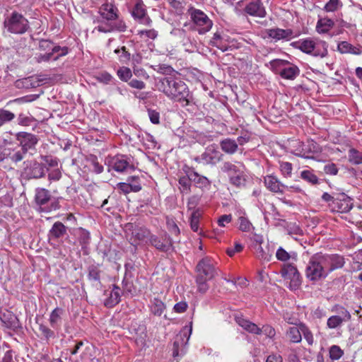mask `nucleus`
I'll use <instances>...</instances> for the list:
<instances>
[{
	"mask_svg": "<svg viewBox=\"0 0 362 362\" xmlns=\"http://www.w3.org/2000/svg\"><path fill=\"white\" fill-rule=\"evenodd\" d=\"M334 25V21L332 19L329 18H320L317 22L316 30L320 34L326 33Z\"/></svg>",
	"mask_w": 362,
	"mask_h": 362,
	"instance_id": "c85d7f7f",
	"label": "nucleus"
},
{
	"mask_svg": "<svg viewBox=\"0 0 362 362\" xmlns=\"http://www.w3.org/2000/svg\"><path fill=\"white\" fill-rule=\"evenodd\" d=\"M228 177L230 183L237 187L242 188L246 183V175L241 165H228Z\"/></svg>",
	"mask_w": 362,
	"mask_h": 362,
	"instance_id": "9b49d317",
	"label": "nucleus"
},
{
	"mask_svg": "<svg viewBox=\"0 0 362 362\" xmlns=\"http://www.w3.org/2000/svg\"><path fill=\"white\" fill-rule=\"evenodd\" d=\"M339 0H329L325 6V10L327 12H333L335 11L339 5Z\"/></svg>",
	"mask_w": 362,
	"mask_h": 362,
	"instance_id": "052dcab7",
	"label": "nucleus"
},
{
	"mask_svg": "<svg viewBox=\"0 0 362 362\" xmlns=\"http://www.w3.org/2000/svg\"><path fill=\"white\" fill-rule=\"evenodd\" d=\"M149 242L151 245L161 252H168L173 247L172 240L167 233H165L160 238L151 235Z\"/></svg>",
	"mask_w": 362,
	"mask_h": 362,
	"instance_id": "2eb2a0df",
	"label": "nucleus"
},
{
	"mask_svg": "<svg viewBox=\"0 0 362 362\" xmlns=\"http://www.w3.org/2000/svg\"><path fill=\"white\" fill-rule=\"evenodd\" d=\"M349 320H343L339 315H332L327 320V326L329 329H337L341 327L343 322H349Z\"/></svg>",
	"mask_w": 362,
	"mask_h": 362,
	"instance_id": "c9c22d12",
	"label": "nucleus"
},
{
	"mask_svg": "<svg viewBox=\"0 0 362 362\" xmlns=\"http://www.w3.org/2000/svg\"><path fill=\"white\" fill-rule=\"evenodd\" d=\"M49 191L45 188H37L35 189V199L36 204L40 206L41 211H44L42 206L45 205L50 200Z\"/></svg>",
	"mask_w": 362,
	"mask_h": 362,
	"instance_id": "393cba45",
	"label": "nucleus"
},
{
	"mask_svg": "<svg viewBox=\"0 0 362 362\" xmlns=\"http://www.w3.org/2000/svg\"><path fill=\"white\" fill-rule=\"evenodd\" d=\"M245 11L250 16L259 18L265 17L267 13L263 4L260 0L252 1L248 4L245 8Z\"/></svg>",
	"mask_w": 362,
	"mask_h": 362,
	"instance_id": "412c9836",
	"label": "nucleus"
},
{
	"mask_svg": "<svg viewBox=\"0 0 362 362\" xmlns=\"http://www.w3.org/2000/svg\"><path fill=\"white\" fill-rule=\"evenodd\" d=\"M96 78L98 81H100L101 83H103L105 84H108L111 81L112 76L107 72H103V73H100L96 77Z\"/></svg>",
	"mask_w": 362,
	"mask_h": 362,
	"instance_id": "0e129e2a",
	"label": "nucleus"
},
{
	"mask_svg": "<svg viewBox=\"0 0 362 362\" xmlns=\"http://www.w3.org/2000/svg\"><path fill=\"white\" fill-rule=\"evenodd\" d=\"M114 52L119 54V60L121 63L127 64L130 60L131 54L124 46L120 49H116Z\"/></svg>",
	"mask_w": 362,
	"mask_h": 362,
	"instance_id": "a18cd8bd",
	"label": "nucleus"
},
{
	"mask_svg": "<svg viewBox=\"0 0 362 362\" xmlns=\"http://www.w3.org/2000/svg\"><path fill=\"white\" fill-rule=\"evenodd\" d=\"M76 235L81 245H87L90 240V233L88 230L83 228H78L76 232Z\"/></svg>",
	"mask_w": 362,
	"mask_h": 362,
	"instance_id": "49530a36",
	"label": "nucleus"
},
{
	"mask_svg": "<svg viewBox=\"0 0 362 362\" xmlns=\"http://www.w3.org/2000/svg\"><path fill=\"white\" fill-rule=\"evenodd\" d=\"M192 331V323L190 322L189 327H185L177 334L173 342V356L177 357L184 353V349L187 344Z\"/></svg>",
	"mask_w": 362,
	"mask_h": 362,
	"instance_id": "1a4fd4ad",
	"label": "nucleus"
},
{
	"mask_svg": "<svg viewBox=\"0 0 362 362\" xmlns=\"http://www.w3.org/2000/svg\"><path fill=\"white\" fill-rule=\"evenodd\" d=\"M332 312L336 313L339 317H342L343 320H351V315L349 311L345 308L344 306L336 304L332 308Z\"/></svg>",
	"mask_w": 362,
	"mask_h": 362,
	"instance_id": "ea45409f",
	"label": "nucleus"
},
{
	"mask_svg": "<svg viewBox=\"0 0 362 362\" xmlns=\"http://www.w3.org/2000/svg\"><path fill=\"white\" fill-rule=\"evenodd\" d=\"M126 231L130 235V240L132 244H139L141 242L149 240L151 236L148 229L144 227L138 226L134 223H127L126 225Z\"/></svg>",
	"mask_w": 362,
	"mask_h": 362,
	"instance_id": "9d476101",
	"label": "nucleus"
},
{
	"mask_svg": "<svg viewBox=\"0 0 362 362\" xmlns=\"http://www.w3.org/2000/svg\"><path fill=\"white\" fill-rule=\"evenodd\" d=\"M281 276L285 280H289V288L297 290L301 284V276L297 268L291 264H286L280 270Z\"/></svg>",
	"mask_w": 362,
	"mask_h": 362,
	"instance_id": "0eeeda50",
	"label": "nucleus"
},
{
	"mask_svg": "<svg viewBox=\"0 0 362 362\" xmlns=\"http://www.w3.org/2000/svg\"><path fill=\"white\" fill-rule=\"evenodd\" d=\"M132 14L134 18L142 19L146 14L145 6L141 0H137Z\"/></svg>",
	"mask_w": 362,
	"mask_h": 362,
	"instance_id": "72a5a7b5",
	"label": "nucleus"
},
{
	"mask_svg": "<svg viewBox=\"0 0 362 362\" xmlns=\"http://www.w3.org/2000/svg\"><path fill=\"white\" fill-rule=\"evenodd\" d=\"M267 35L276 41L281 40H288L293 36V32L291 29L271 28L267 30Z\"/></svg>",
	"mask_w": 362,
	"mask_h": 362,
	"instance_id": "4be33fe9",
	"label": "nucleus"
},
{
	"mask_svg": "<svg viewBox=\"0 0 362 362\" xmlns=\"http://www.w3.org/2000/svg\"><path fill=\"white\" fill-rule=\"evenodd\" d=\"M98 13L100 16L108 23L117 19L119 11L112 4H103L99 8Z\"/></svg>",
	"mask_w": 362,
	"mask_h": 362,
	"instance_id": "6ab92c4d",
	"label": "nucleus"
},
{
	"mask_svg": "<svg viewBox=\"0 0 362 362\" xmlns=\"http://www.w3.org/2000/svg\"><path fill=\"white\" fill-rule=\"evenodd\" d=\"M158 89L169 98L187 106L189 103V91L187 86L182 81L172 77H165L160 80Z\"/></svg>",
	"mask_w": 362,
	"mask_h": 362,
	"instance_id": "f257e3e1",
	"label": "nucleus"
},
{
	"mask_svg": "<svg viewBox=\"0 0 362 362\" xmlns=\"http://www.w3.org/2000/svg\"><path fill=\"white\" fill-rule=\"evenodd\" d=\"M300 327H291L286 332L288 339L293 343H298L302 339Z\"/></svg>",
	"mask_w": 362,
	"mask_h": 362,
	"instance_id": "2f4dec72",
	"label": "nucleus"
},
{
	"mask_svg": "<svg viewBox=\"0 0 362 362\" xmlns=\"http://www.w3.org/2000/svg\"><path fill=\"white\" fill-rule=\"evenodd\" d=\"M230 284V288L228 286V290L230 289V292H239V288H243L247 286V279L243 278H238L237 280H230L228 279V284Z\"/></svg>",
	"mask_w": 362,
	"mask_h": 362,
	"instance_id": "473e14b6",
	"label": "nucleus"
},
{
	"mask_svg": "<svg viewBox=\"0 0 362 362\" xmlns=\"http://www.w3.org/2000/svg\"><path fill=\"white\" fill-rule=\"evenodd\" d=\"M202 216V211L197 209L193 211L190 216V226L193 231L197 232L199 230V218Z\"/></svg>",
	"mask_w": 362,
	"mask_h": 362,
	"instance_id": "a19ab883",
	"label": "nucleus"
},
{
	"mask_svg": "<svg viewBox=\"0 0 362 362\" xmlns=\"http://www.w3.org/2000/svg\"><path fill=\"white\" fill-rule=\"evenodd\" d=\"M329 358L333 361L340 359L344 355V351L337 345H332L329 350Z\"/></svg>",
	"mask_w": 362,
	"mask_h": 362,
	"instance_id": "c03bdc74",
	"label": "nucleus"
},
{
	"mask_svg": "<svg viewBox=\"0 0 362 362\" xmlns=\"http://www.w3.org/2000/svg\"><path fill=\"white\" fill-rule=\"evenodd\" d=\"M292 164L288 162H281L280 170L285 177H291L292 172Z\"/></svg>",
	"mask_w": 362,
	"mask_h": 362,
	"instance_id": "5fc2aeb1",
	"label": "nucleus"
},
{
	"mask_svg": "<svg viewBox=\"0 0 362 362\" xmlns=\"http://www.w3.org/2000/svg\"><path fill=\"white\" fill-rule=\"evenodd\" d=\"M62 313L63 310L59 308H56L52 311L49 320L52 327L56 328L58 326V323L61 320V315Z\"/></svg>",
	"mask_w": 362,
	"mask_h": 362,
	"instance_id": "79ce46f5",
	"label": "nucleus"
},
{
	"mask_svg": "<svg viewBox=\"0 0 362 362\" xmlns=\"http://www.w3.org/2000/svg\"><path fill=\"white\" fill-rule=\"evenodd\" d=\"M337 51L341 54H351L354 55H360L362 54V49L360 45L354 46L347 41L339 42L337 45Z\"/></svg>",
	"mask_w": 362,
	"mask_h": 362,
	"instance_id": "b1692460",
	"label": "nucleus"
},
{
	"mask_svg": "<svg viewBox=\"0 0 362 362\" xmlns=\"http://www.w3.org/2000/svg\"><path fill=\"white\" fill-rule=\"evenodd\" d=\"M264 184L267 189L276 193L283 194L285 188L288 186L282 184L276 177L273 175H267L264 177Z\"/></svg>",
	"mask_w": 362,
	"mask_h": 362,
	"instance_id": "5701e85b",
	"label": "nucleus"
},
{
	"mask_svg": "<svg viewBox=\"0 0 362 362\" xmlns=\"http://www.w3.org/2000/svg\"><path fill=\"white\" fill-rule=\"evenodd\" d=\"M300 329H301V332H302L301 334H303L304 339L307 341V342L310 345H312L313 343V336L312 332L305 325H301L300 326Z\"/></svg>",
	"mask_w": 362,
	"mask_h": 362,
	"instance_id": "4d7b16f0",
	"label": "nucleus"
},
{
	"mask_svg": "<svg viewBox=\"0 0 362 362\" xmlns=\"http://www.w3.org/2000/svg\"><path fill=\"white\" fill-rule=\"evenodd\" d=\"M324 171L327 175H336L338 173V168L334 163H329L325 165Z\"/></svg>",
	"mask_w": 362,
	"mask_h": 362,
	"instance_id": "e2e57ef3",
	"label": "nucleus"
},
{
	"mask_svg": "<svg viewBox=\"0 0 362 362\" xmlns=\"http://www.w3.org/2000/svg\"><path fill=\"white\" fill-rule=\"evenodd\" d=\"M291 45L294 48L315 57L324 58L328 54V44L324 40L307 37L293 42Z\"/></svg>",
	"mask_w": 362,
	"mask_h": 362,
	"instance_id": "f03ea898",
	"label": "nucleus"
},
{
	"mask_svg": "<svg viewBox=\"0 0 362 362\" xmlns=\"http://www.w3.org/2000/svg\"><path fill=\"white\" fill-rule=\"evenodd\" d=\"M354 207L353 199L344 193L337 194L333 200L332 211L339 213H347Z\"/></svg>",
	"mask_w": 362,
	"mask_h": 362,
	"instance_id": "f8f14e48",
	"label": "nucleus"
},
{
	"mask_svg": "<svg viewBox=\"0 0 362 362\" xmlns=\"http://www.w3.org/2000/svg\"><path fill=\"white\" fill-rule=\"evenodd\" d=\"M62 177V173L59 168L51 170L48 174V178L50 181H58Z\"/></svg>",
	"mask_w": 362,
	"mask_h": 362,
	"instance_id": "69168bd1",
	"label": "nucleus"
},
{
	"mask_svg": "<svg viewBox=\"0 0 362 362\" xmlns=\"http://www.w3.org/2000/svg\"><path fill=\"white\" fill-rule=\"evenodd\" d=\"M15 115L6 110L0 109V127L6 122H10L13 119Z\"/></svg>",
	"mask_w": 362,
	"mask_h": 362,
	"instance_id": "de8ad7c7",
	"label": "nucleus"
},
{
	"mask_svg": "<svg viewBox=\"0 0 362 362\" xmlns=\"http://www.w3.org/2000/svg\"><path fill=\"white\" fill-rule=\"evenodd\" d=\"M39 331L42 338L49 340L51 338L54 337V332L43 324L39 325Z\"/></svg>",
	"mask_w": 362,
	"mask_h": 362,
	"instance_id": "09e8293b",
	"label": "nucleus"
},
{
	"mask_svg": "<svg viewBox=\"0 0 362 362\" xmlns=\"http://www.w3.org/2000/svg\"><path fill=\"white\" fill-rule=\"evenodd\" d=\"M276 257L278 260L286 262L291 258V255L283 247H280L277 249Z\"/></svg>",
	"mask_w": 362,
	"mask_h": 362,
	"instance_id": "6e6d98bb",
	"label": "nucleus"
},
{
	"mask_svg": "<svg viewBox=\"0 0 362 362\" xmlns=\"http://www.w3.org/2000/svg\"><path fill=\"white\" fill-rule=\"evenodd\" d=\"M109 168L117 172L122 173L132 166L129 163V159L124 156L119 155L108 159Z\"/></svg>",
	"mask_w": 362,
	"mask_h": 362,
	"instance_id": "dca6fc26",
	"label": "nucleus"
},
{
	"mask_svg": "<svg viewBox=\"0 0 362 362\" xmlns=\"http://www.w3.org/2000/svg\"><path fill=\"white\" fill-rule=\"evenodd\" d=\"M66 233V227L61 222H55L49 230V235L53 238H59Z\"/></svg>",
	"mask_w": 362,
	"mask_h": 362,
	"instance_id": "7c9ffc66",
	"label": "nucleus"
},
{
	"mask_svg": "<svg viewBox=\"0 0 362 362\" xmlns=\"http://www.w3.org/2000/svg\"><path fill=\"white\" fill-rule=\"evenodd\" d=\"M305 274L306 278L313 282L320 281L327 278L316 254L310 257L305 267Z\"/></svg>",
	"mask_w": 362,
	"mask_h": 362,
	"instance_id": "423d86ee",
	"label": "nucleus"
},
{
	"mask_svg": "<svg viewBox=\"0 0 362 362\" xmlns=\"http://www.w3.org/2000/svg\"><path fill=\"white\" fill-rule=\"evenodd\" d=\"M197 284L198 286V289L202 293H205L208 288L209 286L207 285V281L208 279H206L204 278H202V276H197Z\"/></svg>",
	"mask_w": 362,
	"mask_h": 362,
	"instance_id": "bf43d9fd",
	"label": "nucleus"
},
{
	"mask_svg": "<svg viewBox=\"0 0 362 362\" xmlns=\"http://www.w3.org/2000/svg\"><path fill=\"white\" fill-rule=\"evenodd\" d=\"M245 212L241 209L237 211L238 228L242 231L250 232L254 229V227L247 218L245 216Z\"/></svg>",
	"mask_w": 362,
	"mask_h": 362,
	"instance_id": "bb28decb",
	"label": "nucleus"
},
{
	"mask_svg": "<svg viewBox=\"0 0 362 362\" xmlns=\"http://www.w3.org/2000/svg\"><path fill=\"white\" fill-rule=\"evenodd\" d=\"M42 82V79L40 78L38 76H32L23 78L22 80H18L17 81V86L25 88H33L40 86Z\"/></svg>",
	"mask_w": 362,
	"mask_h": 362,
	"instance_id": "a878e982",
	"label": "nucleus"
},
{
	"mask_svg": "<svg viewBox=\"0 0 362 362\" xmlns=\"http://www.w3.org/2000/svg\"><path fill=\"white\" fill-rule=\"evenodd\" d=\"M197 276L211 280L216 274L214 265L209 258L202 259L197 266Z\"/></svg>",
	"mask_w": 362,
	"mask_h": 362,
	"instance_id": "4468645a",
	"label": "nucleus"
},
{
	"mask_svg": "<svg viewBox=\"0 0 362 362\" xmlns=\"http://www.w3.org/2000/svg\"><path fill=\"white\" fill-rule=\"evenodd\" d=\"M233 318L235 322L247 332L258 335L262 334L261 328H259L256 324L244 318L241 314H235L233 315Z\"/></svg>",
	"mask_w": 362,
	"mask_h": 362,
	"instance_id": "aec40b11",
	"label": "nucleus"
},
{
	"mask_svg": "<svg viewBox=\"0 0 362 362\" xmlns=\"http://www.w3.org/2000/svg\"><path fill=\"white\" fill-rule=\"evenodd\" d=\"M129 85L134 88L142 90L145 88L146 84L144 82L137 79H132L129 82Z\"/></svg>",
	"mask_w": 362,
	"mask_h": 362,
	"instance_id": "774afa93",
	"label": "nucleus"
},
{
	"mask_svg": "<svg viewBox=\"0 0 362 362\" xmlns=\"http://www.w3.org/2000/svg\"><path fill=\"white\" fill-rule=\"evenodd\" d=\"M18 122L22 126H30L33 122V119L24 114H20L18 117Z\"/></svg>",
	"mask_w": 362,
	"mask_h": 362,
	"instance_id": "680f3d73",
	"label": "nucleus"
},
{
	"mask_svg": "<svg viewBox=\"0 0 362 362\" xmlns=\"http://www.w3.org/2000/svg\"><path fill=\"white\" fill-rule=\"evenodd\" d=\"M189 13L194 24L198 27L199 34H204L210 30L212 27V21L202 11L196 8L189 9Z\"/></svg>",
	"mask_w": 362,
	"mask_h": 362,
	"instance_id": "6e6552de",
	"label": "nucleus"
},
{
	"mask_svg": "<svg viewBox=\"0 0 362 362\" xmlns=\"http://www.w3.org/2000/svg\"><path fill=\"white\" fill-rule=\"evenodd\" d=\"M165 309V304L158 298H153L151 301V310L155 315L160 316Z\"/></svg>",
	"mask_w": 362,
	"mask_h": 362,
	"instance_id": "e433bc0d",
	"label": "nucleus"
},
{
	"mask_svg": "<svg viewBox=\"0 0 362 362\" xmlns=\"http://www.w3.org/2000/svg\"><path fill=\"white\" fill-rule=\"evenodd\" d=\"M300 177L302 179L305 180V181L315 185L318 182V178L317 177L313 174L310 170H303L300 173Z\"/></svg>",
	"mask_w": 362,
	"mask_h": 362,
	"instance_id": "8fccbe9b",
	"label": "nucleus"
},
{
	"mask_svg": "<svg viewBox=\"0 0 362 362\" xmlns=\"http://www.w3.org/2000/svg\"><path fill=\"white\" fill-rule=\"evenodd\" d=\"M349 161L354 165L362 163V152L351 148L348 151Z\"/></svg>",
	"mask_w": 362,
	"mask_h": 362,
	"instance_id": "4c0bfd02",
	"label": "nucleus"
},
{
	"mask_svg": "<svg viewBox=\"0 0 362 362\" xmlns=\"http://www.w3.org/2000/svg\"><path fill=\"white\" fill-rule=\"evenodd\" d=\"M116 22L114 23L110 22V29H112L113 31H118V32H124L127 30V25L124 21L122 19H115Z\"/></svg>",
	"mask_w": 362,
	"mask_h": 362,
	"instance_id": "3c124183",
	"label": "nucleus"
},
{
	"mask_svg": "<svg viewBox=\"0 0 362 362\" xmlns=\"http://www.w3.org/2000/svg\"><path fill=\"white\" fill-rule=\"evenodd\" d=\"M30 175L33 178H40L45 176V167L37 162L33 163L30 168Z\"/></svg>",
	"mask_w": 362,
	"mask_h": 362,
	"instance_id": "58836bf2",
	"label": "nucleus"
},
{
	"mask_svg": "<svg viewBox=\"0 0 362 362\" xmlns=\"http://www.w3.org/2000/svg\"><path fill=\"white\" fill-rule=\"evenodd\" d=\"M100 269L95 266H90L88 269V279L93 282V285L100 284Z\"/></svg>",
	"mask_w": 362,
	"mask_h": 362,
	"instance_id": "f704fd0d",
	"label": "nucleus"
},
{
	"mask_svg": "<svg viewBox=\"0 0 362 362\" xmlns=\"http://www.w3.org/2000/svg\"><path fill=\"white\" fill-rule=\"evenodd\" d=\"M270 65L284 79L293 80L300 74L299 68L286 60L274 59Z\"/></svg>",
	"mask_w": 362,
	"mask_h": 362,
	"instance_id": "20e7f679",
	"label": "nucleus"
},
{
	"mask_svg": "<svg viewBox=\"0 0 362 362\" xmlns=\"http://www.w3.org/2000/svg\"><path fill=\"white\" fill-rule=\"evenodd\" d=\"M67 54V49L64 47L62 48L59 46H55L52 48V52H47L45 54H39L36 57L37 62L38 63L42 62H47L50 59L54 61L57 60L60 57L64 56Z\"/></svg>",
	"mask_w": 362,
	"mask_h": 362,
	"instance_id": "a211bd4d",
	"label": "nucleus"
},
{
	"mask_svg": "<svg viewBox=\"0 0 362 362\" xmlns=\"http://www.w3.org/2000/svg\"><path fill=\"white\" fill-rule=\"evenodd\" d=\"M147 112L150 121L154 124H158L160 123V113L152 109H148Z\"/></svg>",
	"mask_w": 362,
	"mask_h": 362,
	"instance_id": "13d9d810",
	"label": "nucleus"
},
{
	"mask_svg": "<svg viewBox=\"0 0 362 362\" xmlns=\"http://www.w3.org/2000/svg\"><path fill=\"white\" fill-rule=\"evenodd\" d=\"M4 28L13 34L25 33L29 28L28 21L21 13L13 12L4 20Z\"/></svg>",
	"mask_w": 362,
	"mask_h": 362,
	"instance_id": "7ed1b4c3",
	"label": "nucleus"
},
{
	"mask_svg": "<svg viewBox=\"0 0 362 362\" xmlns=\"http://www.w3.org/2000/svg\"><path fill=\"white\" fill-rule=\"evenodd\" d=\"M108 297L105 300V305L112 308L117 305L120 300V289L119 287L114 286L113 288L107 293Z\"/></svg>",
	"mask_w": 362,
	"mask_h": 362,
	"instance_id": "cd10ccee",
	"label": "nucleus"
},
{
	"mask_svg": "<svg viewBox=\"0 0 362 362\" xmlns=\"http://www.w3.org/2000/svg\"><path fill=\"white\" fill-rule=\"evenodd\" d=\"M139 35L153 40L157 37L158 33L155 30H146L139 31Z\"/></svg>",
	"mask_w": 362,
	"mask_h": 362,
	"instance_id": "338daca9",
	"label": "nucleus"
},
{
	"mask_svg": "<svg viewBox=\"0 0 362 362\" xmlns=\"http://www.w3.org/2000/svg\"><path fill=\"white\" fill-rule=\"evenodd\" d=\"M16 140L21 150L26 154L29 150L35 148L38 142L37 136L33 134L21 132L16 134Z\"/></svg>",
	"mask_w": 362,
	"mask_h": 362,
	"instance_id": "ddd939ff",
	"label": "nucleus"
},
{
	"mask_svg": "<svg viewBox=\"0 0 362 362\" xmlns=\"http://www.w3.org/2000/svg\"><path fill=\"white\" fill-rule=\"evenodd\" d=\"M186 174L189 177L192 182H194L199 187H205L209 185V180L206 177L201 176L193 170H189Z\"/></svg>",
	"mask_w": 362,
	"mask_h": 362,
	"instance_id": "c756f323",
	"label": "nucleus"
},
{
	"mask_svg": "<svg viewBox=\"0 0 362 362\" xmlns=\"http://www.w3.org/2000/svg\"><path fill=\"white\" fill-rule=\"evenodd\" d=\"M327 277L333 271L341 269L345 264L343 256L338 254L316 253Z\"/></svg>",
	"mask_w": 362,
	"mask_h": 362,
	"instance_id": "39448f33",
	"label": "nucleus"
},
{
	"mask_svg": "<svg viewBox=\"0 0 362 362\" xmlns=\"http://www.w3.org/2000/svg\"><path fill=\"white\" fill-rule=\"evenodd\" d=\"M117 76L122 81H127L131 78L132 74L129 68L123 66L118 69Z\"/></svg>",
	"mask_w": 362,
	"mask_h": 362,
	"instance_id": "603ef678",
	"label": "nucleus"
},
{
	"mask_svg": "<svg viewBox=\"0 0 362 362\" xmlns=\"http://www.w3.org/2000/svg\"><path fill=\"white\" fill-rule=\"evenodd\" d=\"M190 182L192 180L189 179V177L187 175V176L181 177L179 179V184L181 186V192L182 193H188L189 191Z\"/></svg>",
	"mask_w": 362,
	"mask_h": 362,
	"instance_id": "864d4df0",
	"label": "nucleus"
},
{
	"mask_svg": "<svg viewBox=\"0 0 362 362\" xmlns=\"http://www.w3.org/2000/svg\"><path fill=\"white\" fill-rule=\"evenodd\" d=\"M25 154L18 145L8 146L4 148L2 151V159H8L12 162L18 163L23 159Z\"/></svg>",
	"mask_w": 362,
	"mask_h": 362,
	"instance_id": "f3484780",
	"label": "nucleus"
},
{
	"mask_svg": "<svg viewBox=\"0 0 362 362\" xmlns=\"http://www.w3.org/2000/svg\"><path fill=\"white\" fill-rule=\"evenodd\" d=\"M254 247V253L257 258L265 262H269L271 260L272 255L265 252L261 245H255Z\"/></svg>",
	"mask_w": 362,
	"mask_h": 362,
	"instance_id": "37998d69",
	"label": "nucleus"
}]
</instances>
